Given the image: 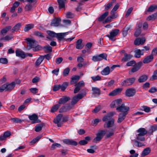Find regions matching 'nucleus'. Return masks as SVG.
<instances>
[{
  "label": "nucleus",
  "instance_id": "1",
  "mask_svg": "<svg viewBox=\"0 0 157 157\" xmlns=\"http://www.w3.org/2000/svg\"><path fill=\"white\" fill-rule=\"evenodd\" d=\"M15 85V83L13 82L11 83H6L2 85L0 87V92H2L4 91H10L13 90Z\"/></svg>",
  "mask_w": 157,
  "mask_h": 157
},
{
  "label": "nucleus",
  "instance_id": "2",
  "mask_svg": "<svg viewBox=\"0 0 157 157\" xmlns=\"http://www.w3.org/2000/svg\"><path fill=\"white\" fill-rule=\"evenodd\" d=\"M119 6L118 4L117 3L110 12V16L109 17V23L111 22L113 19L116 18L118 16V14L116 11L118 9Z\"/></svg>",
  "mask_w": 157,
  "mask_h": 157
},
{
  "label": "nucleus",
  "instance_id": "3",
  "mask_svg": "<svg viewBox=\"0 0 157 157\" xmlns=\"http://www.w3.org/2000/svg\"><path fill=\"white\" fill-rule=\"evenodd\" d=\"M67 121V119H66L65 118L63 117L62 114H59L54 120V122L57 124L58 127L61 126L62 124L63 123Z\"/></svg>",
  "mask_w": 157,
  "mask_h": 157
},
{
  "label": "nucleus",
  "instance_id": "4",
  "mask_svg": "<svg viewBox=\"0 0 157 157\" xmlns=\"http://www.w3.org/2000/svg\"><path fill=\"white\" fill-rule=\"evenodd\" d=\"M107 132V130H101L99 131L96 134V136L94 139V142L97 143L100 141Z\"/></svg>",
  "mask_w": 157,
  "mask_h": 157
},
{
  "label": "nucleus",
  "instance_id": "5",
  "mask_svg": "<svg viewBox=\"0 0 157 157\" xmlns=\"http://www.w3.org/2000/svg\"><path fill=\"white\" fill-rule=\"evenodd\" d=\"M26 40L27 42L28 46L30 47V48H35L36 50L39 49V46H36V42L35 40L30 38H27L26 39Z\"/></svg>",
  "mask_w": 157,
  "mask_h": 157
},
{
  "label": "nucleus",
  "instance_id": "6",
  "mask_svg": "<svg viewBox=\"0 0 157 157\" xmlns=\"http://www.w3.org/2000/svg\"><path fill=\"white\" fill-rule=\"evenodd\" d=\"M107 55L105 53H102L96 55L92 57V60L95 62L102 60L103 59L107 60Z\"/></svg>",
  "mask_w": 157,
  "mask_h": 157
},
{
  "label": "nucleus",
  "instance_id": "7",
  "mask_svg": "<svg viewBox=\"0 0 157 157\" xmlns=\"http://www.w3.org/2000/svg\"><path fill=\"white\" fill-rule=\"evenodd\" d=\"M116 110L119 112H122L121 113L128 114V111L129 110V107L128 106H126L124 103L121 104L118 107L116 108Z\"/></svg>",
  "mask_w": 157,
  "mask_h": 157
},
{
  "label": "nucleus",
  "instance_id": "8",
  "mask_svg": "<svg viewBox=\"0 0 157 157\" xmlns=\"http://www.w3.org/2000/svg\"><path fill=\"white\" fill-rule=\"evenodd\" d=\"M136 78L135 77L127 79L122 82L121 85L123 86L131 85L134 82Z\"/></svg>",
  "mask_w": 157,
  "mask_h": 157
},
{
  "label": "nucleus",
  "instance_id": "9",
  "mask_svg": "<svg viewBox=\"0 0 157 157\" xmlns=\"http://www.w3.org/2000/svg\"><path fill=\"white\" fill-rule=\"evenodd\" d=\"M119 32L118 29H115L112 30L110 33V35H109V40L112 41H114L116 40L115 37L117 35Z\"/></svg>",
  "mask_w": 157,
  "mask_h": 157
},
{
  "label": "nucleus",
  "instance_id": "10",
  "mask_svg": "<svg viewBox=\"0 0 157 157\" xmlns=\"http://www.w3.org/2000/svg\"><path fill=\"white\" fill-rule=\"evenodd\" d=\"M85 95V94H84L83 93L78 94L76 96L73 98L71 101V104L72 105L76 104L80 99L82 98Z\"/></svg>",
  "mask_w": 157,
  "mask_h": 157
},
{
  "label": "nucleus",
  "instance_id": "11",
  "mask_svg": "<svg viewBox=\"0 0 157 157\" xmlns=\"http://www.w3.org/2000/svg\"><path fill=\"white\" fill-rule=\"evenodd\" d=\"M122 100L119 99L113 101L110 105V107L111 108L116 107V108L119 107L121 104Z\"/></svg>",
  "mask_w": 157,
  "mask_h": 157
},
{
  "label": "nucleus",
  "instance_id": "12",
  "mask_svg": "<svg viewBox=\"0 0 157 157\" xmlns=\"http://www.w3.org/2000/svg\"><path fill=\"white\" fill-rule=\"evenodd\" d=\"M136 91L135 89L129 88L127 89L125 91V95L128 97H132L134 95Z\"/></svg>",
  "mask_w": 157,
  "mask_h": 157
},
{
  "label": "nucleus",
  "instance_id": "13",
  "mask_svg": "<svg viewBox=\"0 0 157 157\" xmlns=\"http://www.w3.org/2000/svg\"><path fill=\"white\" fill-rule=\"evenodd\" d=\"M145 39L144 37L138 38L134 41V44L135 45H138L140 44L143 45L145 43Z\"/></svg>",
  "mask_w": 157,
  "mask_h": 157
},
{
  "label": "nucleus",
  "instance_id": "14",
  "mask_svg": "<svg viewBox=\"0 0 157 157\" xmlns=\"http://www.w3.org/2000/svg\"><path fill=\"white\" fill-rule=\"evenodd\" d=\"M143 63L141 62H138L136 64H135V65L131 69V71L132 73H134L138 71L140 68L143 65Z\"/></svg>",
  "mask_w": 157,
  "mask_h": 157
},
{
  "label": "nucleus",
  "instance_id": "15",
  "mask_svg": "<svg viewBox=\"0 0 157 157\" xmlns=\"http://www.w3.org/2000/svg\"><path fill=\"white\" fill-rule=\"evenodd\" d=\"M29 118L32 121L33 124L38 123L39 122L38 120L37 115L35 113L33 114L32 115L29 116Z\"/></svg>",
  "mask_w": 157,
  "mask_h": 157
},
{
  "label": "nucleus",
  "instance_id": "16",
  "mask_svg": "<svg viewBox=\"0 0 157 157\" xmlns=\"http://www.w3.org/2000/svg\"><path fill=\"white\" fill-rule=\"evenodd\" d=\"M61 19L59 18H56L52 20L51 23V25L53 26H58L60 24Z\"/></svg>",
  "mask_w": 157,
  "mask_h": 157
},
{
  "label": "nucleus",
  "instance_id": "17",
  "mask_svg": "<svg viewBox=\"0 0 157 157\" xmlns=\"http://www.w3.org/2000/svg\"><path fill=\"white\" fill-rule=\"evenodd\" d=\"M63 143L65 144L73 146H76L77 143L72 140L65 139L63 140Z\"/></svg>",
  "mask_w": 157,
  "mask_h": 157
},
{
  "label": "nucleus",
  "instance_id": "18",
  "mask_svg": "<svg viewBox=\"0 0 157 157\" xmlns=\"http://www.w3.org/2000/svg\"><path fill=\"white\" fill-rule=\"evenodd\" d=\"M122 89L121 88H117L110 92L109 94V95L111 96H115L120 93L122 91Z\"/></svg>",
  "mask_w": 157,
  "mask_h": 157
},
{
  "label": "nucleus",
  "instance_id": "19",
  "mask_svg": "<svg viewBox=\"0 0 157 157\" xmlns=\"http://www.w3.org/2000/svg\"><path fill=\"white\" fill-rule=\"evenodd\" d=\"M115 121V119L113 118H110L109 119V128H116L117 126L114 124Z\"/></svg>",
  "mask_w": 157,
  "mask_h": 157
},
{
  "label": "nucleus",
  "instance_id": "20",
  "mask_svg": "<svg viewBox=\"0 0 157 157\" xmlns=\"http://www.w3.org/2000/svg\"><path fill=\"white\" fill-rule=\"evenodd\" d=\"M137 132L139 133V134L137 135L139 136H144L147 132V131H146L145 129L144 128H139L137 131Z\"/></svg>",
  "mask_w": 157,
  "mask_h": 157
},
{
  "label": "nucleus",
  "instance_id": "21",
  "mask_svg": "<svg viewBox=\"0 0 157 157\" xmlns=\"http://www.w3.org/2000/svg\"><path fill=\"white\" fill-rule=\"evenodd\" d=\"M93 94L95 96H98L100 94L101 91L100 89L96 87H92V88Z\"/></svg>",
  "mask_w": 157,
  "mask_h": 157
},
{
  "label": "nucleus",
  "instance_id": "22",
  "mask_svg": "<svg viewBox=\"0 0 157 157\" xmlns=\"http://www.w3.org/2000/svg\"><path fill=\"white\" fill-rule=\"evenodd\" d=\"M153 59V56L151 54L147 56L143 61L144 63H147L151 62Z\"/></svg>",
  "mask_w": 157,
  "mask_h": 157
},
{
  "label": "nucleus",
  "instance_id": "23",
  "mask_svg": "<svg viewBox=\"0 0 157 157\" xmlns=\"http://www.w3.org/2000/svg\"><path fill=\"white\" fill-rule=\"evenodd\" d=\"M82 43V40L81 39L78 40L76 42V48L79 49H82L84 46Z\"/></svg>",
  "mask_w": 157,
  "mask_h": 157
},
{
  "label": "nucleus",
  "instance_id": "24",
  "mask_svg": "<svg viewBox=\"0 0 157 157\" xmlns=\"http://www.w3.org/2000/svg\"><path fill=\"white\" fill-rule=\"evenodd\" d=\"M12 27L11 26H6L2 29L1 31V33L2 35H4L11 29Z\"/></svg>",
  "mask_w": 157,
  "mask_h": 157
},
{
  "label": "nucleus",
  "instance_id": "25",
  "mask_svg": "<svg viewBox=\"0 0 157 157\" xmlns=\"http://www.w3.org/2000/svg\"><path fill=\"white\" fill-rule=\"evenodd\" d=\"M127 114L120 113L118 115V118L117 121V122L118 123H120L122 122L125 118V116Z\"/></svg>",
  "mask_w": 157,
  "mask_h": 157
},
{
  "label": "nucleus",
  "instance_id": "26",
  "mask_svg": "<svg viewBox=\"0 0 157 157\" xmlns=\"http://www.w3.org/2000/svg\"><path fill=\"white\" fill-rule=\"evenodd\" d=\"M16 54L17 56L21 57L22 58H25L26 56V55L22 51L18 50H16Z\"/></svg>",
  "mask_w": 157,
  "mask_h": 157
},
{
  "label": "nucleus",
  "instance_id": "27",
  "mask_svg": "<svg viewBox=\"0 0 157 157\" xmlns=\"http://www.w3.org/2000/svg\"><path fill=\"white\" fill-rule=\"evenodd\" d=\"M151 151V149L149 147H147L144 149L143 151L141 156L143 157L145 156L148 155Z\"/></svg>",
  "mask_w": 157,
  "mask_h": 157
},
{
  "label": "nucleus",
  "instance_id": "28",
  "mask_svg": "<svg viewBox=\"0 0 157 157\" xmlns=\"http://www.w3.org/2000/svg\"><path fill=\"white\" fill-rule=\"evenodd\" d=\"M132 57V55L125 53L124 57L122 58L121 60L123 62H126L130 60Z\"/></svg>",
  "mask_w": 157,
  "mask_h": 157
},
{
  "label": "nucleus",
  "instance_id": "29",
  "mask_svg": "<svg viewBox=\"0 0 157 157\" xmlns=\"http://www.w3.org/2000/svg\"><path fill=\"white\" fill-rule=\"evenodd\" d=\"M70 99L69 97L64 96L60 98L59 101V104H64L67 102Z\"/></svg>",
  "mask_w": 157,
  "mask_h": 157
},
{
  "label": "nucleus",
  "instance_id": "30",
  "mask_svg": "<svg viewBox=\"0 0 157 157\" xmlns=\"http://www.w3.org/2000/svg\"><path fill=\"white\" fill-rule=\"evenodd\" d=\"M34 27V25L33 24H29L25 25L24 28V31L25 32L28 31Z\"/></svg>",
  "mask_w": 157,
  "mask_h": 157
},
{
  "label": "nucleus",
  "instance_id": "31",
  "mask_svg": "<svg viewBox=\"0 0 157 157\" xmlns=\"http://www.w3.org/2000/svg\"><path fill=\"white\" fill-rule=\"evenodd\" d=\"M148 78V76L145 75L140 76L138 79V81L140 83L146 81Z\"/></svg>",
  "mask_w": 157,
  "mask_h": 157
},
{
  "label": "nucleus",
  "instance_id": "32",
  "mask_svg": "<svg viewBox=\"0 0 157 157\" xmlns=\"http://www.w3.org/2000/svg\"><path fill=\"white\" fill-rule=\"evenodd\" d=\"M21 26V24L19 23L16 24L12 29L11 30L12 33H13L15 31H18Z\"/></svg>",
  "mask_w": 157,
  "mask_h": 157
},
{
  "label": "nucleus",
  "instance_id": "33",
  "mask_svg": "<svg viewBox=\"0 0 157 157\" xmlns=\"http://www.w3.org/2000/svg\"><path fill=\"white\" fill-rule=\"evenodd\" d=\"M80 77L79 76L76 75L71 78V84H74L76 83L79 79Z\"/></svg>",
  "mask_w": 157,
  "mask_h": 157
},
{
  "label": "nucleus",
  "instance_id": "34",
  "mask_svg": "<svg viewBox=\"0 0 157 157\" xmlns=\"http://www.w3.org/2000/svg\"><path fill=\"white\" fill-rule=\"evenodd\" d=\"M13 36L12 35H7L1 38V40H4V41H9L12 39Z\"/></svg>",
  "mask_w": 157,
  "mask_h": 157
},
{
  "label": "nucleus",
  "instance_id": "35",
  "mask_svg": "<svg viewBox=\"0 0 157 157\" xmlns=\"http://www.w3.org/2000/svg\"><path fill=\"white\" fill-rule=\"evenodd\" d=\"M135 56L137 58H139L140 57L141 55H143V53L141 52V50L138 49L135 51Z\"/></svg>",
  "mask_w": 157,
  "mask_h": 157
},
{
  "label": "nucleus",
  "instance_id": "36",
  "mask_svg": "<svg viewBox=\"0 0 157 157\" xmlns=\"http://www.w3.org/2000/svg\"><path fill=\"white\" fill-rule=\"evenodd\" d=\"M66 0H57L59 5V8L61 9L65 6V2Z\"/></svg>",
  "mask_w": 157,
  "mask_h": 157
},
{
  "label": "nucleus",
  "instance_id": "37",
  "mask_svg": "<svg viewBox=\"0 0 157 157\" xmlns=\"http://www.w3.org/2000/svg\"><path fill=\"white\" fill-rule=\"evenodd\" d=\"M157 130V124H154L151 127V129L148 131V133L152 134L153 132Z\"/></svg>",
  "mask_w": 157,
  "mask_h": 157
},
{
  "label": "nucleus",
  "instance_id": "38",
  "mask_svg": "<svg viewBox=\"0 0 157 157\" xmlns=\"http://www.w3.org/2000/svg\"><path fill=\"white\" fill-rule=\"evenodd\" d=\"M44 59V56H40L37 60L35 62L36 66H39Z\"/></svg>",
  "mask_w": 157,
  "mask_h": 157
},
{
  "label": "nucleus",
  "instance_id": "39",
  "mask_svg": "<svg viewBox=\"0 0 157 157\" xmlns=\"http://www.w3.org/2000/svg\"><path fill=\"white\" fill-rule=\"evenodd\" d=\"M116 129V128H109V138L111 137L114 135Z\"/></svg>",
  "mask_w": 157,
  "mask_h": 157
},
{
  "label": "nucleus",
  "instance_id": "40",
  "mask_svg": "<svg viewBox=\"0 0 157 157\" xmlns=\"http://www.w3.org/2000/svg\"><path fill=\"white\" fill-rule=\"evenodd\" d=\"M157 8V6L156 5H152L150 6L147 10V12H153Z\"/></svg>",
  "mask_w": 157,
  "mask_h": 157
},
{
  "label": "nucleus",
  "instance_id": "41",
  "mask_svg": "<svg viewBox=\"0 0 157 157\" xmlns=\"http://www.w3.org/2000/svg\"><path fill=\"white\" fill-rule=\"evenodd\" d=\"M108 15V12H106L103 14H102L98 18V21H103L107 16Z\"/></svg>",
  "mask_w": 157,
  "mask_h": 157
},
{
  "label": "nucleus",
  "instance_id": "42",
  "mask_svg": "<svg viewBox=\"0 0 157 157\" xmlns=\"http://www.w3.org/2000/svg\"><path fill=\"white\" fill-rule=\"evenodd\" d=\"M157 79V69L154 71L153 75L151 77H150V80L153 81Z\"/></svg>",
  "mask_w": 157,
  "mask_h": 157
},
{
  "label": "nucleus",
  "instance_id": "43",
  "mask_svg": "<svg viewBox=\"0 0 157 157\" xmlns=\"http://www.w3.org/2000/svg\"><path fill=\"white\" fill-rule=\"evenodd\" d=\"M31 3L27 4L25 7V9L26 11L31 10L33 8V6Z\"/></svg>",
  "mask_w": 157,
  "mask_h": 157
},
{
  "label": "nucleus",
  "instance_id": "44",
  "mask_svg": "<svg viewBox=\"0 0 157 157\" xmlns=\"http://www.w3.org/2000/svg\"><path fill=\"white\" fill-rule=\"evenodd\" d=\"M130 26L125 27L124 28L123 31V35L124 36H125L127 35L128 31L130 29Z\"/></svg>",
  "mask_w": 157,
  "mask_h": 157
},
{
  "label": "nucleus",
  "instance_id": "45",
  "mask_svg": "<svg viewBox=\"0 0 157 157\" xmlns=\"http://www.w3.org/2000/svg\"><path fill=\"white\" fill-rule=\"evenodd\" d=\"M43 126L42 124H41L37 125L35 127V131L36 132H40L42 130Z\"/></svg>",
  "mask_w": 157,
  "mask_h": 157
},
{
  "label": "nucleus",
  "instance_id": "46",
  "mask_svg": "<svg viewBox=\"0 0 157 157\" xmlns=\"http://www.w3.org/2000/svg\"><path fill=\"white\" fill-rule=\"evenodd\" d=\"M60 105L59 104L55 105L53 106L51 108V112L52 113L55 112L58 109Z\"/></svg>",
  "mask_w": 157,
  "mask_h": 157
},
{
  "label": "nucleus",
  "instance_id": "47",
  "mask_svg": "<svg viewBox=\"0 0 157 157\" xmlns=\"http://www.w3.org/2000/svg\"><path fill=\"white\" fill-rule=\"evenodd\" d=\"M101 121V120L98 118H96L94 120L92 121L93 125L94 126H96L98 123Z\"/></svg>",
  "mask_w": 157,
  "mask_h": 157
},
{
  "label": "nucleus",
  "instance_id": "48",
  "mask_svg": "<svg viewBox=\"0 0 157 157\" xmlns=\"http://www.w3.org/2000/svg\"><path fill=\"white\" fill-rule=\"evenodd\" d=\"M68 83L67 82H64L62 85H60V89L63 91H64L68 86Z\"/></svg>",
  "mask_w": 157,
  "mask_h": 157
},
{
  "label": "nucleus",
  "instance_id": "49",
  "mask_svg": "<svg viewBox=\"0 0 157 157\" xmlns=\"http://www.w3.org/2000/svg\"><path fill=\"white\" fill-rule=\"evenodd\" d=\"M101 74L103 75H108V66L106 67L102 70Z\"/></svg>",
  "mask_w": 157,
  "mask_h": 157
},
{
  "label": "nucleus",
  "instance_id": "50",
  "mask_svg": "<svg viewBox=\"0 0 157 157\" xmlns=\"http://www.w3.org/2000/svg\"><path fill=\"white\" fill-rule=\"evenodd\" d=\"M44 48L46 52H49L52 51V48L49 45H47L44 46Z\"/></svg>",
  "mask_w": 157,
  "mask_h": 157
},
{
  "label": "nucleus",
  "instance_id": "51",
  "mask_svg": "<svg viewBox=\"0 0 157 157\" xmlns=\"http://www.w3.org/2000/svg\"><path fill=\"white\" fill-rule=\"evenodd\" d=\"M11 120L13 122L15 123H21L22 121L21 119L18 118H12L11 119Z\"/></svg>",
  "mask_w": 157,
  "mask_h": 157
},
{
  "label": "nucleus",
  "instance_id": "52",
  "mask_svg": "<svg viewBox=\"0 0 157 157\" xmlns=\"http://www.w3.org/2000/svg\"><path fill=\"white\" fill-rule=\"evenodd\" d=\"M61 146V145L60 144L57 143H55L52 145L51 146V149L54 150L56 148V147H59Z\"/></svg>",
  "mask_w": 157,
  "mask_h": 157
},
{
  "label": "nucleus",
  "instance_id": "53",
  "mask_svg": "<svg viewBox=\"0 0 157 157\" xmlns=\"http://www.w3.org/2000/svg\"><path fill=\"white\" fill-rule=\"evenodd\" d=\"M47 34L50 36L55 37L56 36V33L50 30L47 31Z\"/></svg>",
  "mask_w": 157,
  "mask_h": 157
},
{
  "label": "nucleus",
  "instance_id": "54",
  "mask_svg": "<svg viewBox=\"0 0 157 157\" xmlns=\"http://www.w3.org/2000/svg\"><path fill=\"white\" fill-rule=\"evenodd\" d=\"M70 72V69L67 67L65 68L63 71V75L64 76H67L69 74Z\"/></svg>",
  "mask_w": 157,
  "mask_h": 157
},
{
  "label": "nucleus",
  "instance_id": "55",
  "mask_svg": "<svg viewBox=\"0 0 157 157\" xmlns=\"http://www.w3.org/2000/svg\"><path fill=\"white\" fill-rule=\"evenodd\" d=\"M132 10L133 8L132 7L130 8L128 10L125 15V17L126 18H127L129 16L132 11Z\"/></svg>",
  "mask_w": 157,
  "mask_h": 157
},
{
  "label": "nucleus",
  "instance_id": "56",
  "mask_svg": "<svg viewBox=\"0 0 157 157\" xmlns=\"http://www.w3.org/2000/svg\"><path fill=\"white\" fill-rule=\"evenodd\" d=\"M64 33H63V34ZM62 33H56V37H57L58 39L60 40H63V36Z\"/></svg>",
  "mask_w": 157,
  "mask_h": 157
},
{
  "label": "nucleus",
  "instance_id": "57",
  "mask_svg": "<svg viewBox=\"0 0 157 157\" xmlns=\"http://www.w3.org/2000/svg\"><path fill=\"white\" fill-rule=\"evenodd\" d=\"M74 15L70 12H68L66 13V17L67 18H71L74 17Z\"/></svg>",
  "mask_w": 157,
  "mask_h": 157
},
{
  "label": "nucleus",
  "instance_id": "58",
  "mask_svg": "<svg viewBox=\"0 0 157 157\" xmlns=\"http://www.w3.org/2000/svg\"><path fill=\"white\" fill-rule=\"evenodd\" d=\"M120 66L119 65H113L110 68L109 67V74L110 72L112 71L116 67H120Z\"/></svg>",
  "mask_w": 157,
  "mask_h": 157
},
{
  "label": "nucleus",
  "instance_id": "59",
  "mask_svg": "<svg viewBox=\"0 0 157 157\" xmlns=\"http://www.w3.org/2000/svg\"><path fill=\"white\" fill-rule=\"evenodd\" d=\"M8 60L6 58H1L0 63L3 64H6L8 63Z\"/></svg>",
  "mask_w": 157,
  "mask_h": 157
},
{
  "label": "nucleus",
  "instance_id": "60",
  "mask_svg": "<svg viewBox=\"0 0 157 157\" xmlns=\"http://www.w3.org/2000/svg\"><path fill=\"white\" fill-rule=\"evenodd\" d=\"M91 78L94 81L100 80L101 79V77L99 75H97L96 76H92Z\"/></svg>",
  "mask_w": 157,
  "mask_h": 157
},
{
  "label": "nucleus",
  "instance_id": "61",
  "mask_svg": "<svg viewBox=\"0 0 157 157\" xmlns=\"http://www.w3.org/2000/svg\"><path fill=\"white\" fill-rule=\"evenodd\" d=\"M85 85V83L83 81L79 82L77 84L75 85V86H78L80 88L82 86H83Z\"/></svg>",
  "mask_w": 157,
  "mask_h": 157
},
{
  "label": "nucleus",
  "instance_id": "62",
  "mask_svg": "<svg viewBox=\"0 0 157 157\" xmlns=\"http://www.w3.org/2000/svg\"><path fill=\"white\" fill-rule=\"evenodd\" d=\"M34 34L37 36L39 37H44V36L43 34L41 33V32H39L36 31H35L34 33Z\"/></svg>",
  "mask_w": 157,
  "mask_h": 157
},
{
  "label": "nucleus",
  "instance_id": "63",
  "mask_svg": "<svg viewBox=\"0 0 157 157\" xmlns=\"http://www.w3.org/2000/svg\"><path fill=\"white\" fill-rule=\"evenodd\" d=\"M60 85H55L54 86L53 90L54 91L58 90L60 89Z\"/></svg>",
  "mask_w": 157,
  "mask_h": 157
},
{
  "label": "nucleus",
  "instance_id": "64",
  "mask_svg": "<svg viewBox=\"0 0 157 157\" xmlns=\"http://www.w3.org/2000/svg\"><path fill=\"white\" fill-rule=\"evenodd\" d=\"M31 92L34 94H35L38 92V89L36 88H32L29 89Z\"/></svg>",
  "mask_w": 157,
  "mask_h": 157
}]
</instances>
